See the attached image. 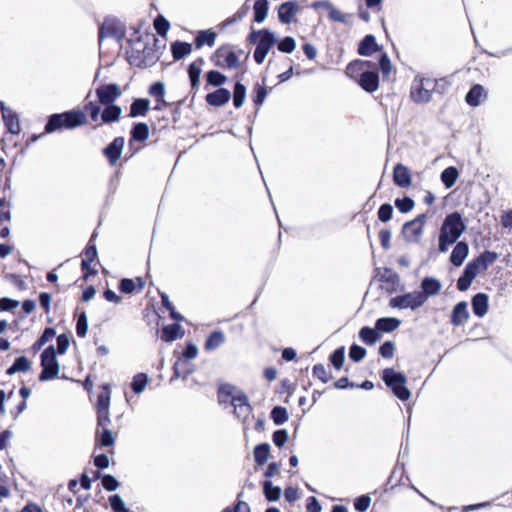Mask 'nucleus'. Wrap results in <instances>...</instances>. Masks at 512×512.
Listing matches in <instances>:
<instances>
[{"mask_svg": "<svg viewBox=\"0 0 512 512\" xmlns=\"http://www.w3.org/2000/svg\"><path fill=\"white\" fill-rule=\"evenodd\" d=\"M345 73L355 79L359 86L368 93L379 88V74L376 64L370 60L357 59L346 66Z\"/></svg>", "mask_w": 512, "mask_h": 512, "instance_id": "nucleus-1", "label": "nucleus"}, {"mask_svg": "<svg viewBox=\"0 0 512 512\" xmlns=\"http://www.w3.org/2000/svg\"><path fill=\"white\" fill-rule=\"evenodd\" d=\"M88 114L84 107L76 108L63 113H55L48 117L44 127L45 134H51L63 129L72 130L88 124Z\"/></svg>", "mask_w": 512, "mask_h": 512, "instance_id": "nucleus-2", "label": "nucleus"}, {"mask_svg": "<svg viewBox=\"0 0 512 512\" xmlns=\"http://www.w3.org/2000/svg\"><path fill=\"white\" fill-rule=\"evenodd\" d=\"M466 230V224L459 212L448 214L440 227L438 237V250L446 252Z\"/></svg>", "mask_w": 512, "mask_h": 512, "instance_id": "nucleus-3", "label": "nucleus"}, {"mask_svg": "<svg viewBox=\"0 0 512 512\" xmlns=\"http://www.w3.org/2000/svg\"><path fill=\"white\" fill-rule=\"evenodd\" d=\"M498 259L494 251L486 250L478 257L472 259L465 266L462 275L457 280V289L466 291L478 274L488 269Z\"/></svg>", "mask_w": 512, "mask_h": 512, "instance_id": "nucleus-4", "label": "nucleus"}, {"mask_svg": "<svg viewBox=\"0 0 512 512\" xmlns=\"http://www.w3.org/2000/svg\"><path fill=\"white\" fill-rule=\"evenodd\" d=\"M97 100L87 101L83 105L85 111L92 122L99 121V114L101 112V105L114 104V102L120 97L121 89L119 85L115 83L103 84L95 90Z\"/></svg>", "mask_w": 512, "mask_h": 512, "instance_id": "nucleus-5", "label": "nucleus"}, {"mask_svg": "<svg viewBox=\"0 0 512 512\" xmlns=\"http://www.w3.org/2000/svg\"><path fill=\"white\" fill-rule=\"evenodd\" d=\"M243 50H235L231 44H223L219 46L210 56L211 62L219 68L236 69L240 67V57Z\"/></svg>", "mask_w": 512, "mask_h": 512, "instance_id": "nucleus-6", "label": "nucleus"}, {"mask_svg": "<svg viewBox=\"0 0 512 512\" xmlns=\"http://www.w3.org/2000/svg\"><path fill=\"white\" fill-rule=\"evenodd\" d=\"M247 40L252 44H257L253 57L259 65L264 62L269 50L276 42L273 34L268 29L252 31Z\"/></svg>", "mask_w": 512, "mask_h": 512, "instance_id": "nucleus-7", "label": "nucleus"}, {"mask_svg": "<svg viewBox=\"0 0 512 512\" xmlns=\"http://www.w3.org/2000/svg\"><path fill=\"white\" fill-rule=\"evenodd\" d=\"M436 86L437 80L434 78L415 76L410 88L411 100L417 104L428 103Z\"/></svg>", "mask_w": 512, "mask_h": 512, "instance_id": "nucleus-8", "label": "nucleus"}, {"mask_svg": "<svg viewBox=\"0 0 512 512\" xmlns=\"http://www.w3.org/2000/svg\"><path fill=\"white\" fill-rule=\"evenodd\" d=\"M381 378L398 399L407 401L410 398L411 393L406 387L407 379L403 373L395 372L392 368H385L382 371Z\"/></svg>", "mask_w": 512, "mask_h": 512, "instance_id": "nucleus-9", "label": "nucleus"}, {"mask_svg": "<svg viewBox=\"0 0 512 512\" xmlns=\"http://www.w3.org/2000/svg\"><path fill=\"white\" fill-rule=\"evenodd\" d=\"M42 371L39 375L40 381L54 379L59 373V364L56 359V351L54 347L48 346L41 354Z\"/></svg>", "mask_w": 512, "mask_h": 512, "instance_id": "nucleus-10", "label": "nucleus"}, {"mask_svg": "<svg viewBox=\"0 0 512 512\" xmlns=\"http://www.w3.org/2000/svg\"><path fill=\"white\" fill-rule=\"evenodd\" d=\"M425 303V294L420 291L409 292L390 299L389 305L393 308L416 310Z\"/></svg>", "mask_w": 512, "mask_h": 512, "instance_id": "nucleus-11", "label": "nucleus"}, {"mask_svg": "<svg viewBox=\"0 0 512 512\" xmlns=\"http://www.w3.org/2000/svg\"><path fill=\"white\" fill-rule=\"evenodd\" d=\"M96 234L93 233L87 246L82 253L81 270L83 273L82 278L86 281L90 276H95L98 271L93 268L91 264L97 259V249L94 243Z\"/></svg>", "mask_w": 512, "mask_h": 512, "instance_id": "nucleus-12", "label": "nucleus"}, {"mask_svg": "<svg viewBox=\"0 0 512 512\" xmlns=\"http://www.w3.org/2000/svg\"><path fill=\"white\" fill-rule=\"evenodd\" d=\"M426 214H420L413 220L406 222L403 226V234L409 241L418 242L422 236L426 223Z\"/></svg>", "mask_w": 512, "mask_h": 512, "instance_id": "nucleus-13", "label": "nucleus"}, {"mask_svg": "<svg viewBox=\"0 0 512 512\" xmlns=\"http://www.w3.org/2000/svg\"><path fill=\"white\" fill-rule=\"evenodd\" d=\"M146 286L145 277L123 278L120 280L118 289L122 294L141 293Z\"/></svg>", "mask_w": 512, "mask_h": 512, "instance_id": "nucleus-14", "label": "nucleus"}, {"mask_svg": "<svg viewBox=\"0 0 512 512\" xmlns=\"http://www.w3.org/2000/svg\"><path fill=\"white\" fill-rule=\"evenodd\" d=\"M124 143V137L118 136L115 137L113 141L103 149V154L107 158L111 166L116 165V163L120 159Z\"/></svg>", "mask_w": 512, "mask_h": 512, "instance_id": "nucleus-15", "label": "nucleus"}, {"mask_svg": "<svg viewBox=\"0 0 512 512\" xmlns=\"http://www.w3.org/2000/svg\"><path fill=\"white\" fill-rule=\"evenodd\" d=\"M393 182L400 188H409L412 184V175L410 169L402 163H397L393 168Z\"/></svg>", "mask_w": 512, "mask_h": 512, "instance_id": "nucleus-16", "label": "nucleus"}, {"mask_svg": "<svg viewBox=\"0 0 512 512\" xmlns=\"http://www.w3.org/2000/svg\"><path fill=\"white\" fill-rule=\"evenodd\" d=\"M4 125L11 134L18 135L21 131L19 118L16 112L7 108L3 103L0 104Z\"/></svg>", "mask_w": 512, "mask_h": 512, "instance_id": "nucleus-17", "label": "nucleus"}, {"mask_svg": "<svg viewBox=\"0 0 512 512\" xmlns=\"http://www.w3.org/2000/svg\"><path fill=\"white\" fill-rule=\"evenodd\" d=\"M104 109L99 114V119H101V122L95 125V128L98 126H101L102 124H110L114 123L120 120L122 109L119 105L116 104H109V105H103Z\"/></svg>", "mask_w": 512, "mask_h": 512, "instance_id": "nucleus-18", "label": "nucleus"}, {"mask_svg": "<svg viewBox=\"0 0 512 512\" xmlns=\"http://www.w3.org/2000/svg\"><path fill=\"white\" fill-rule=\"evenodd\" d=\"M299 11V5L296 1H287L278 8V17L282 24H290L294 16Z\"/></svg>", "mask_w": 512, "mask_h": 512, "instance_id": "nucleus-19", "label": "nucleus"}, {"mask_svg": "<svg viewBox=\"0 0 512 512\" xmlns=\"http://www.w3.org/2000/svg\"><path fill=\"white\" fill-rule=\"evenodd\" d=\"M149 137V126L145 122L134 123L129 138V146L132 147L134 142L143 143Z\"/></svg>", "mask_w": 512, "mask_h": 512, "instance_id": "nucleus-20", "label": "nucleus"}, {"mask_svg": "<svg viewBox=\"0 0 512 512\" xmlns=\"http://www.w3.org/2000/svg\"><path fill=\"white\" fill-rule=\"evenodd\" d=\"M470 315L467 309V303L465 301H461L457 303L451 313L450 323L457 327L466 323L469 319Z\"/></svg>", "mask_w": 512, "mask_h": 512, "instance_id": "nucleus-21", "label": "nucleus"}, {"mask_svg": "<svg viewBox=\"0 0 512 512\" xmlns=\"http://www.w3.org/2000/svg\"><path fill=\"white\" fill-rule=\"evenodd\" d=\"M231 404L234 407V413L237 418L246 419L251 413V406L248 403L247 396L244 394L232 397Z\"/></svg>", "mask_w": 512, "mask_h": 512, "instance_id": "nucleus-22", "label": "nucleus"}, {"mask_svg": "<svg viewBox=\"0 0 512 512\" xmlns=\"http://www.w3.org/2000/svg\"><path fill=\"white\" fill-rule=\"evenodd\" d=\"M231 98L230 91L226 88H218L214 92L208 93L205 100L208 105L220 107L225 105Z\"/></svg>", "mask_w": 512, "mask_h": 512, "instance_id": "nucleus-23", "label": "nucleus"}, {"mask_svg": "<svg viewBox=\"0 0 512 512\" xmlns=\"http://www.w3.org/2000/svg\"><path fill=\"white\" fill-rule=\"evenodd\" d=\"M469 253V246L468 243L465 241H459L454 246L452 253L450 255V262L456 266L459 267L463 264L464 260L468 256Z\"/></svg>", "mask_w": 512, "mask_h": 512, "instance_id": "nucleus-24", "label": "nucleus"}, {"mask_svg": "<svg viewBox=\"0 0 512 512\" xmlns=\"http://www.w3.org/2000/svg\"><path fill=\"white\" fill-rule=\"evenodd\" d=\"M204 65L202 57L197 58L188 67V75L191 83V89L197 91L200 84L201 68Z\"/></svg>", "mask_w": 512, "mask_h": 512, "instance_id": "nucleus-25", "label": "nucleus"}, {"mask_svg": "<svg viewBox=\"0 0 512 512\" xmlns=\"http://www.w3.org/2000/svg\"><path fill=\"white\" fill-rule=\"evenodd\" d=\"M184 335L182 327L178 323L164 326L160 332V338L163 342H173Z\"/></svg>", "mask_w": 512, "mask_h": 512, "instance_id": "nucleus-26", "label": "nucleus"}, {"mask_svg": "<svg viewBox=\"0 0 512 512\" xmlns=\"http://www.w3.org/2000/svg\"><path fill=\"white\" fill-rule=\"evenodd\" d=\"M487 97V93L482 85L475 84L473 85L468 93L466 94L465 100L469 106L476 107L480 105L482 100Z\"/></svg>", "mask_w": 512, "mask_h": 512, "instance_id": "nucleus-27", "label": "nucleus"}, {"mask_svg": "<svg viewBox=\"0 0 512 512\" xmlns=\"http://www.w3.org/2000/svg\"><path fill=\"white\" fill-rule=\"evenodd\" d=\"M216 38L217 33L212 29L200 30L194 39L195 48L201 49L205 45L212 47L215 44Z\"/></svg>", "mask_w": 512, "mask_h": 512, "instance_id": "nucleus-28", "label": "nucleus"}, {"mask_svg": "<svg viewBox=\"0 0 512 512\" xmlns=\"http://www.w3.org/2000/svg\"><path fill=\"white\" fill-rule=\"evenodd\" d=\"M379 49L375 37L369 34L360 41L357 52L361 56H370Z\"/></svg>", "mask_w": 512, "mask_h": 512, "instance_id": "nucleus-29", "label": "nucleus"}, {"mask_svg": "<svg viewBox=\"0 0 512 512\" xmlns=\"http://www.w3.org/2000/svg\"><path fill=\"white\" fill-rule=\"evenodd\" d=\"M150 109V101L147 98H136L130 105L129 117L145 116Z\"/></svg>", "mask_w": 512, "mask_h": 512, "instance_id": "nucleus-30", "label": "nucleus"}, {"mask_svg": "<svg viewBox=\"0 0 512 512\" xmlns=\"http://www.w3.org/2000/svg\"><path fill=\"white\" fill-rule=\"evenodd\" d=\"M472 310L478 317H483L488 311V296L485 293H477L472 298Z\"/></svg>", "mask_w": 512, "mask_h": 512, "instance_id": "nucleus-31", "label": "nucleus"}, {"mask_svg": "<svg viewBox=\"0 0 512 512\" xmlns=\"http://www.w3.org/2000/svg\"><path fill=\"white\" fill-rule=\"evenodd\" d=\"M116 437L109 429L96 428L95 431V445L100 447H113Z\"/></svg>", "mask_w": 512, "mask_h": 512, "instance_id": "nucleus-32", "label": "nucleus"}, {"mask_svg": "<svg viewBox=\"0 0 512 512\" xmlns=\"http://www.w3.org/2000/svg\"><path fill=\"white\" fill-rule=\"evenodd\" d=\"M192 52V44L183 41L171 43V53L175 61L181 60Z\"/></svg>", "mask_w": 512, "mask_h": 512, "instance_id": "nucleus-33", "label": "nucleus"}, {"mask_svg": "<svg viewBox=\"0 0 512 512\" xmlns=\"http://www.w3.org/2000/svg\"><path fill=\"white\" fill-rule=\"evenodd\" d=\"M422 294H425V301L428 296L436 295L441 290V283L435 279L426 277L421 282Z\"/></svg>", "mask_w": 512, "mask_h": 512, "instance_id": "nucleus-34", "label": "nucleus"}, {"mask_svg": "<svg viewBox=\"0 0 512 512\" xmlns=\"http://www.w3.org/2000/svg\"><path fill=\"white\" fill-rule=\"evenodd\" d=\"M111 390L109 384L101 386V392L97 396L96 411L109 410Z\"/></svg>", "mask_w": 512, "mask_h": 512, "instance_id": "nucleus-35", "label": "nucleus"}, {"mask_svg": "<svg viewBox=\"0 0 512 512\" xmlns=\"http://www.w3.org/2000/svg\"><path fill=\"white\" fill-rule=\"evenodd\" d=\"M400 323H401L400 320L397 318L384 317V318H379L376 321L375 327L378 332L389 333V332L396 330L400 326Z\"/></svg>", "mask_w": 512, "mask_h": 512, "instance_id": "nucleus-36", "label": "nucleus"}, {"mask_svg": "<svg viewBox=\"0 0 512 512\" xmlns=\"http://www.w3.org/2000/svg\"><path fill=\"white\" fill-rule=\"evenodd\" d=\"M225 341V335L222 331H213L207 337L204 348L207 351L215 350L220 347Z\"/></svg>", "mask_w": 512, "mask_h": 512, "instance_id": "nucleus-37", "label": "nucleus"}, {"mask_svg": "<svg viewBox=\"0 0 512 512\" xmlns=\"http://www.w3.org/2000/svg\"><path fill=\"white\" fill-rule=\"evenodd\" d=\"M31 368V362L25 356L15 359L14 363L6 370L7 375H13L17 372H27Z\"/></svg>", "mask_w": 512, "mask_h": 512, "instance_id": "nucleus-38", "label": "nucleus"}, {"mask_svg": "<svg viewBox=\"0 0 512 512\" xmlns=\"http://www.w3.org/2000/svg\"><path fill=\"white\" fill-rule=\"evenodd\" d=\"M269 2L268 0H256L253 6L254 21L261 23L265 20L268 14Z\"/></svg>", "mask_w": 512, "mask_h": 512, "instance_id": "nucleus-39", "label": "nucleus"}, {"mask_svg": "<svg viewBox=\"0 0 512 512\" xmlns=\"http://www.w3.org/2000/svg\"><path fill=\"white\" fill-rule=\"evenodd\" d=\"M118 28L114 21L105 20L99 28L98 38L101 42L106 37L118 36Z\"/></svg>", "mask_w": 512, "mask_h": 512, "instance_id": "nucleus-40", "label": "nucleus"}, {"mask_svg": "<svg viewBox=\"0 0 512 512\" xmlns=\"http://www.w3.org/2000/svg\"><path fill=\"white\" fill-rule=\"evenodd\" d=\"M359 337L365 344L373 345L379 340L380 333L376 328L373 329L368 326H364L359 331Z\"/></svg>", "mask_w": 512, "mask_h": 512, "instance_id": "nucleus-41", "label": "nucleus"}, {"mask_svg": "<svg viewBox=\"0 0 512 512\" xmlns=\"http://www.w3.org/2000/svg\"><path fill=\"white\" fill-rule=\"evenodd\" d=\"M458 176L457 168L450 166L442 171L440 178L446 188H451L456 183Z\"/></svg>", "mask_w": 512, "mask_h": 512, "instance_id": "nucleus-42", "label": "nucleus"}, {"mask_svg": "<svg viewBox=\"0 0 512 512\" xmlns=\"http://www.w3.org/2000/svg\"><path fill=\"white\" fill-rule=\"evenodd\" d=\"M270 454V446L267 443L258 444L254 448V459L257 465H264Z\"/></svg>", "mask_w": 512, "mask_h": 512, "instance_id": "nucleus-43", "label": "nucleus"}, {"mask_svg": "<svg viewBox=\"0 0 512 512\" xmlns=\"http://www.w3.org/2000/svg\"><path fill=\"white\" fill-rule=\"evenodd\" d=\"M268 94V90L264 84L255 83L253 86V92H252V101L256 107H260L266 96Z\"/></svg>", "mask_w": 512, "mask_h": 512, "instance_id": "nucleus-44", "label": "nucleus"}, {"mask_svg": "<svg viewBox=\"0 0 512 512\" xmlns=\"http://www.w3.org/2000/svg\"><path fill=\"white\" fill-rule=\"evenodd\" d=\"M246 97V87L240 82H236L233 89V105L235 108H240Z\"/></svg>", "mask_w": 512, "mask_h": 512, "instance_id": "nucleus-45", "label": "nucleus"}, {"mask_svg": "<svg viewBox=\"0 0 512 512\" xmlns=\"http://www.w3.org/2000/svg\"><path fill=\"white\" fill-rule=\"evenodd\" d=\"M378 68L382 72L383 78L389 79L393 72V66L386 53L381 54L378 60Z\"/></svg>", "mask_w": 512, "mask_h": 512, "instance_id": "nucleus-46", "label": "nucleus"}, {"mask_svg": "<svg viewBox=\"0 0 512 512\" xmlns=\"http://www.w3.org/2000/svg\"><path fill=\"white\" fill-rule=\"evenodd\" d=\"M206 81L211 86L220 87L227 81V77L219 71L210 70L206 74Z\"/></svg>", "mask_w": 512, "mask_h": 512, "instance_id": "nucleus-47", "label": "nucleus"}, {"mask_svg": "<svg viewBox=\"0 0 512 512\" xmlns=\"http://www.w3.org/2000/svg\"><path fill=\"white\" fill-rule=\"evenodd\" d=\"M312 374L322 383H327L333 378L331 372L328 371L322 363H318L313 366Z\"/></svg>", "mask_w": 512, "mask_h": 512, "instance_id": "nucleus-48", "label": "nucleus"}, {"mask_svg": "<svg viewBox=\"0 0 512 512\" xmlns=\"http://www.w3.org/2000/svg\"><path fill=\"white\" fill-rule=\"evenodd\" d=\"M329 361L336 370H340L343 367L345 361V348L343 346L337 348L329 356Z\"/></svg>", "mask_w": 512, "mask_h": 512, "instance_id": "nucleus-49", "label": "nucleus"}, {"mask_svg": "<svg viewBox=\"0 0 512 512\" xmlns=\"http://www.w3.org/2000/svg\"><path fill=\"white\" fill-rule=\"evenodd\" d=\"M263 491L266 499L270 502L277 501L280 498L281 489L277 486H273L270 481L264 482Z\"/></svg>", "mask_w": 512, "mask_h": 512, "instance_id": "nucleus-50", "label": "nucleus"}, {"mask_svg": "<svg viewBox=\"0 0 512 512\" xmlns=\"http://www.w3.org/2000/svg\"><path fill=\"white\" fill-rule=\"evenodd\" d=\"M148 383V376L145 373H138L133 377L131 389L136 393H141Z\"/></svg>", "mask_w": 512, "mask_h": 512, "instance_id": "nucleus-51", "label": "nucleus"}, {"mask_svg": "<svg viewBox=\"0 0 512 512\" xmlns=\"http://www.w3.org/2000/svg\"><path fill=\"white\" fill-rule=\"evenodd\" d=\"M271 419L274 424L281 425L288 420V412L286 408L282 406H275L271 411Z\"/></svg>", "mask_w": 512, "mask_h": 512, "instance_id": "nucleus-52", "label": "nucleus"}, {"mask_svg": "<svg viewBox=\"0 0 512 512\" xmlns=\"http://www.w3.org/2000/svg\"><path fill=\"white\" fill-rule=\"evenodd\" d=\"M88 330V319L86 313L83 311L78 315L76 322V334L80 338H84L87 335Z\"/></svg>", "mask_w": 512, "mask_h": 512, "instance_id": "nucleus-53", "label": "nucleus"}, {"mask_svg": "<svg viewBox=\"0 0 512 512\" xmlns=\"http://www.w3.org/2000/svg\"><path fill=\"white\" fill-rule=\"evenodd\" d=\"M154 28L158 35L165 37L168 30L170 29V23L165 17L158 15L154 19Z\"/></svg>", "mask_w": 512, "mask_h": 512, "instance_id": "nucleus-54", "label": "nucleus"}, {"mask_svg": "<svg viewBox=\"0 0 512 512\" xmlns=\"http://www.w3.org/2000/svg\"><path fill=\"white\" fill-rule=\"evenodd\" d=\"M233 387L230 384H223L218 388L217 397L219 403L231 402Z\"/></svg>", "mask_w": 512, "mask_h": 512, "instance_id": "nucleus-55", "label": "nucleus"}, {"mask_svg": "<svg viewBox=\"0 0 512 512\" xmlns=\"http://www.w3.org/2000/svg\"><path fill=\"white\" fill-rule=\"evenodd\" d=\"M395 206L401 213H408L414 208V201L410 197L397 198L395 200Z\"/></svg>", "mask_w": 512, "mask_h": 512, "instance_id": "nucleus-56", "label": "nucleus"}, {"mask_svg": "<svg viewBox=\"0 0 512 512\" xmlns=\"http://www.w3.org/2000/svg\"><path fill=\"white\" fill-rule=\"evenodd\" d=\"M380 281L387 283L392 289L398 284L399 276L390 268H385L383 274L380 277Z\"/></svg>", "mask_w": 512, "mask_h": 512, "instance_id": "nucleus-57", "label": "nucleus"}, {"mask_svg": "<svg viewBox=\"0 0 512 512\" xmlns=\"http://www.w3.org/2000/svg\"><path fill=\"white\" fill-rule=\"evenodd\" d=\"M393 207L389 203L382 204L377 212L378 219L381 222H387L392 218Z\"/></svg>", "mask_w": 512, "mask_h": 512, "instance_id": "nucleus-58", "label": "nucleus"}, {"mask_svg": "<svg viewBox=\"0 0 512 512\" xmlns=\"http://www.w3.org/2000/svg\"><path fill=\"white\" fill-rule=\"evenodd\" d=\"M366 356V349L359 346V345H356V344H353L350 349H349V357L352 361L354 362H359L361 360L364 359V357Z\"/></svg>", "mask_w": 512, "mask_h": 512, "instance_id": "nucleus-59", "label": "nucleus"}, {"mask_svg": "<svg viewBox=\"0 0 512 512\" xmlns=\"http://www.w3.org/2000/svg\"><path fill=\"white\" fill-rule=\"evenodd\" d=\"M295 40L287 36L278 43V50L283 53H292L295 49Z\"/></svg>", "mask_w": 512, "mask_h": 512, "instance_id": "nucleus-60", "label": "nucleus"}, {"mask_svg": "<svg viewBox=\"0 0 512 512\" xmlns=\"http://www.w3.org/2000/svg\"><path fill=\"white\" fill-rule=\"evenodd\" d=\"M149 95L156 99L163 98L165 96V86L162 82L157 81L150 85L148 89Z\"/></svg>", "mask_w": 512, "mask_h": 512, "instance_id": "nucleus-61", "label": "nucleus"}, {"mask_svg": "<svg viewBox=\"0 0 512 512\" xmlns=\"http://www.w3.org/2000/svg\"><path fill=\"white\" fill-rule=\"evenodd\" d=\"M288 432L285 429L276 430L272 435L273 443L281 448L288 441Z\"/></svg>", "mask_w": 512, "mask_h": 512, "instance_id": "nucleus-62", "label": "nucleus"}, {"mask_svg": "<svg viewBox=\"0 0 512 512\" xmlns=\"http://www.w3.org/2000/svg\"><path fill=\"white\" fill-rule=\"evenodd\" d=\"M395 344L392 341H386L379 347V354L386 359L394 356Z\"/></svg>", "mask_w": 512, "mask_h": 512, "instance_id": "nucleus-63", "label": "nucleus"}, {"mask_svg": "<svg viewBox=\"0 0 512 512\" xmlns=\"http://www.w3.org/2000/svg\"><path fill=\"white\" fill-rule=\"evenodd\" d=\"M109 502L114 512H126L125 504L118 494L110 496Z\"/></svg>", "mask_w": 512, "mask_h": 512, "instance_id": "nucleus-64", "label": "nucleus"}]
</instances>
